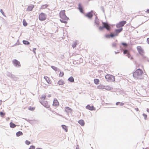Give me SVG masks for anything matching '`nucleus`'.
Returning <instances> with one entry per match:
<instances>
[{
	"mask_svg": "<svg viewBox=\"0 0 149 149\" xmlns=\"http://www.w3.org/2000/svg\"><path fill=\"white\" fill-rule=\"evenodd\" d=\"M105 78L108 81L113 82L115 80L114 77L110 74H107L105 76Z\"/></svg>",
	"mask_w": 149,
	"mask_h": 149,
	"instance_id": "4",
	"label": "nucleus"
},
{
	"mask_svg": "<svg viewBox=\"0 0 149 149\" xmlns=\"http://www.w3.org/2000/svg\"><path fill=\"white\" fill-rule=\"evenodd\" d=\"M147 111L149 113V109H147Z\"/></svg>",
	"mask_w": 149,
	"mask_h": 149,
	"instance_id": "49",
	"label": "nucleus"
},
{
	"mask_svg": "<svg viewBox=\"0 0 149 149\" xmlns=\"http://www.w3.org/2000/svg\"><path fill=\"white\" fill-rule=\"evenodd\" d=\"M65 111L68 113H71L72 112V110L69 107H66L65 108Z\"/></svg>",
	"mask_w": 149,
	"mask_h": 149,
	"instance_id": "9",
	"label": "nucleus"
},
{
	"mask_svg": "<svg viewBox=\"0 0 149 149\" xmlns=\"http://www.w3.org/2000/svg\"><path fill=\"white\" fill-rule=\"evenodd\" d=\"M48 97H51V95L50 94H49L48 95Z\"/></svg>",
	"mask_w": 149,
	"mask_h": 149,
	"instance_id": "51",
	"label": "nucleus"
},
{
	"mask_svg": "<svg viewBox=\"0 0 149 149\" xmlns=\"http://www.w3.org/2000/svg\"><path fill=\"white\" fill-rule=\"evenodd\" d=\"M64 84V81L62 79L59 80L58 82V84L59 85H63Z\"/></svg>",
	"mask_w": 149,
	"mask_h": 149,
	"instance_id": "15",
	"label": "nucleus"
},
{
	"mask_svg": "<svg viewBox=\"0 0 149 149\" xmlns=\"http://www.w3.org/2000/svg\"><path fill=\"white\" fill-rule=\"evenodd\" d=\"M1 12L3 14V10L2 9H1L0 10Z\"/></svg>",
	"mask_w": 149,
	"mask_h": 149,
	"instance_id": "47",
	"label": "nucleus"
},
{
	"mask_svg": "<svg viewBox=\"0 0 149 149\" xmlns=\"http://www.w3.org/2000/svg\"><path fill=\"white\" fill-rule=\"evenodd\" d=\"M110 37L113 38L114 36H117V34H116L115 33H114L113 34L111 33L110 34Z\"/></svg>",
	"mask_w": 149,
	"mask_h": 149,
	"instance_id": "29",
	"label": "nucleus"
},
{
	"mask_svg": "<svg viewBox=\"0 0 149 149\" xmlns=\"http://www.w3.org/2000/svg\"><path fill=\"white\" fill-rule=\"evenodd\" d=\"M122 28H121L120 29H116L115 31V33L116 34H117L118 36V33L121 32L122 31Z\"/></svg>",
	"mask_w": 149,
	"mask_h": 149,
	"instance_id": "17",
	"label": "nucleus"
},
{
	"mask_svg": "<svg viewBox=\"0 0 149 149\" xmlns=\"http://www.w3.org/2000/svg\"><path fill=\"white\" fill-rule=\"evenodd\" d=\"M54 67V68H53V69L55 70H56L57 68L56 67Z\"/></svg>",
	"mask_w": 149,
	"mask_h": 149,
	"instance_id": "45",
	"label": "nucleus"
},
{
	"mask_svg": "<svg viewBox=\"0 0 149 149\" xmlns=\"http://www.w3.org/2000/svg\"><path fill=\"white\" fill-rule=\"evenodd\" d=\"M2 104V101L1 100H0V105Z\"/></svg>",
	"mask_w": 149,
	"mask_h": 149,
	"instance_id": "48",
	"label": "nucleus"
},
{
	"mask_svg": "<svg viewBox=\"0 0 149 149\" xmlns=\"http://www.w3.org/2000/svg\"><path fill=\"white\" fill-rule=\"evenodd\" d=\"M13 64L17 67H20V62L17 60L14 59L13 61Z\"/></svg>",
	"mask_w": 149,
	"mask_h": 149,
	"instance_id": "11",
	"label": "nucleus"
},
{
	"mask_svg": "<svg viewBox=\"0 0 149 149\" xmlns=\"http://www.w3.org/2000/svg\"><path fill=\"white\" fill-rule=\"evenodd\" d=\"M147 42L149 44V38H147Z\"/></svg>",
	"mask_w": 149,
	"mask_h": 149,
	"instance_id": "42",
	"label": "nucleus"
},
{
	"mask_svg": "<svg viewBox=\"0 0 149 149\" xmlns=\"http://www.w3.org/2000/svg\"><path fill=\"white\" fill-rule=\"evenodd\" d=\"M5 115V113L2 112H0V115L2 116L3 117Z\"/></svg>",
	"mask_w": 149,
	"mask_h": 149,
	"instance_id": "35",
	"label": "nucleus"
},
{
	"mask_svg": "<svg viewBox=\"0 0 149 149\" xmlns=\"http://www.w3.org/2000/svg\"><path fill=\"white\" fill-rule=\"evenodd\" d=\"M143 74L142 70L140 69H137L133 73V77L136 79H142V75Z\"/></svg>",
	"mask_w": 149,
	"mask_h": 149,
	"instance_id": "2",
	"label": "nucleus"
},
{
	"mask_svg": "<svg viewBox=\"0 0 149 149\" xmlns=\"http://www.w3.org/2000/svg\"><path fill=\"white\" fill-rule=\"evenodd\" d=\"M79 9L80 11L82 13H83V10L82 7L80 5H79Z\"/></svg>",
	"mask_w": 149,
	"mask_h": 149,
	"instance_id": "24",
	"label": "nucleus"
},
{
	"mask_svg": "<svg viewBox=\"0 0 149 149\" xmlns=\"http://www.w3.org/2000/svg\"><path fill=\"white\" fill-rule=\"evenodd\" d=\"M122 45L125 47H126L127 46V44L125 43H122Z\"/></svg>",
	"mask_w": 149,
	"mask_h": 149,
	"instance_id": "39",
	"label": "nucleus"
},
{
	"mask_svg": "<svg viewBox=\"0 0 149 149\" xmlns=\"http://www.w3.org/2000/svg\"><path fill=\"white\" fill-rule=\"evenodd\" d=\"M143 116L144 117L145 119L146 120L147 117V115L146 114L143 113Z\"/></svg>",
	"mask_w": 149,
	"mask_h": 149,
	"instance_id": "38",
	"label": "nucleus"
},
{
	"mask_svg": "<svg viewBox=\"0 0 149 149\" xmlns=\"http://www.w3.org/2000/svg\"><path fill=\"white\" fill-rule=\"evenodd\" d=\"M136 48L139 54L141 55H143L144 52L141 47L138 46Z\"/></svg>",
	"mask_w": 149,
	"mask_h": 149,
	"instance_id": "8",
	"label": "nucleus"
},
{
	"mask_svg": "<svg viewBox=\"0 0 149 149\" xmlns=\"http://www.w3.org/2000/svg\"><path fill=\"white\" fill-rule=\"evenodd\" d=\"M23 43L25 45H28L30 43L29 42L26 40H23Z\"/></svg>",
	"mask_w": 149,
	"mask_h": 149,
	"instance_id": "31",
	"label": "nucleus"
},
{
	"mask_svg": "<svg viewBox=\"0 0 149 149\" xmlns=\"http://www.w3.org/2000/svg\"><path fill=\"white\" fill-rule=\"evenodd\" d=\"M146 12L147 13H149V9H148L146 11Z\"/></svg>",
	"mask_w": 149,
	"mask_h": 149,
	"instance_id": "44",
	"label": "nucleus"
},
{
	"mask_svg": "<svg viewBox=\"0 0 149 149\" xmlns=\"http://www.w3.org/2000/svg\"><path fill=\"white\" fill-rule=\"evenodd\" d=\"M38 18L39 20L40 21H45L47 18L46 15L45 13H41L39 15Z\"/></svg>",
	"mask_w": 149,
	"mask_h": 149,
	"instance_id": "5",
	"label": "nucleus"
},
{
	"mask_svg": "<svg viewBox=\"0 0 149 149\" xmlns=\"http://www.w3.org/2000/svg\"><path fill=\"white\" fill-rule=\"evenodd\" d=\"M95 23L97 24H99V22H95Z\"/></svg>",
	"mask_w": 149,
	"mask_h": 149,
	"instance_id": "50",
	"label": "nucleus"
},
{
	"mask_svg": "<svg viewBox=\"0 0 149 149\" xmlns=\"http://www.w3.org/2000/svg\"><path fill=\"white\" fill-rule=\"evenodd\" d=\"M46 97V96L45 95H43L41 96V97H40V98L41 100H44L45 99Z\"/></svg>",
	"mask_w": 149,
	"mask_h": 149,
	"instance_id": "33",
	"label": "nucleus"
},
{
	"mask_svg": "<svg viewBox=\"0 0 149 149\" xmlns=\"http://www.w3.org/2000/svg\"><path fill=\"white\" fill-rule=\"evenodd\" d=\"M102 24L104 28H105L108 30H110V26L107 23L102 22Z\"/></svg>",
	"mask_w": 149,
	"mask_h": 149,
	"instance_id": "13",
	"label": "nucleus"
},
{
	"mask_svg": "<svg viewBox=\"0 0 149 149\" xmlns=\"http://www.w3.org/2000/svg\"><path fill=\"white\" fill-rule=\"evenodd\" d=\"M25 143L27 145H29L31 143L28 140H26L25 141Z\"/></svg>",
	"mask_w": 149,
	"mask_h": 149,
	"instance_id": "37",
	"label": "nucleus"
},
{
	"mask_svg": "<svg viewBox=\"0 0 149 149\" xmlns=\"http://www.w3.org/2000/svg\"><path fill=\"white\" fill-rule=\"evenodd\" d=\"M23 25L24 26H26L27 25V23L26 22V20L25 19H24L23 21Z\"/></svg>",
	"mask_w": 149,
	"mask_h": 149,
	"instance_id": "27",
	"label": "nucleus"
},
{
	"mask_svg": "<svg viewBox=\"0 0 149 149\" xmlns=\"http://www.w3.org/2000/svg\"><path fill=\"white\" fill-rule=\"evenodd\" d=\"M36 149H42L41 148H37Z\"/></svg>",
	"mask_w": 149,
	"mask_h": 149,
	"instance_id": "52",
	"label": "nucleus"
},
{
	"mask_svg": "<svg viewBox=\"0 0 149 149\" xmlns=\"http://www.w3.org/2000/svg\"><path fill=\"white\" fill-rule=\"evenodd\" d=\"M85 16L87 17H88L90 19H91L93 16V11H92L90 12H89L86 14L85 15Z\"/></svg>",
	"mask_w": 149,
	"mask_h": 149,
	"instance_id": "7",
	"label": "nucleus"
},
{
	"mask_svg": "<svg viewBox=\"0 0 149 149\" xmlns=\"http://www.w3.org/2000/svg\"><path fill=\"white\" fill-rule=\"evenodd\" d=\"M94 83L96 84H99L100 81L98 79H95L94 80Z\"/></svg>",
	"mask_w": 149,
	"mask_h": 149,
	"instance_id": "21",
	"label": "nucleus"
},
{
	"mask_svg": "<svg viewBox=\"0 0 149 149\" xmlns=\"http://www.w3.org/2000/svg\"><path fill=\"white\" fill-rule=\"evenodd\" d=\"M126 23V22L125 21H121L117 24L116 26L117 28H119L123 26Z\"/></svg>",
	"mask_w": 149,
	"mask_h": 149,
	"instance_id": "6",
	"label": "nucleus"
},
{
	"mask_svg": "<svg viewBox=\"0 0 149 149\" xmlns=\"http://www.w3.org/2000/svg\"><path fill=\"white\" fill-rule=\"evenodd\" d=\"M53 106L55 107H57L59 105V103L58 100L56 99H55L54 100L53 103L52 104Z\"/></svg>",
	"mask_w": 149,
	"mask_h": 149,
	"instance_id": "10",
	"label": "nucleus"
},
{
	"mask_svg": "<svg viewBox=\"0 0 149 149\" xmlns=\"http://www.w3.org/2000/svg\"><path fill=\"white\" fill-rule=\"evenodd\" d=\"M86 108L87 109H88L91 111L95 110V108L93 106H91L90 105H88L86 106Z\"/></svg>",
	"mask_w": 149,
	"mask_h": 149,
	"instance_id": "14",
	"label": "nucleus"
},
{
	"mask_svg": "<svg viewBox=\"0 0 149 149\" xmlns=\"http://www.w3.org/2000/svg\"><path fill=\"white\" fill-rule=\"evenodd\" d=\"M127 52V50H125L123 51V53L124 54H126Z\"/></svg>",
	"mask_w": 149,
	"mask_h": 149,
	"instance_id": "40",
	"label": "nucleus"
},
{
	"mask_svg": "<svg viewBox=\"0 0 149 149\" xmlns=\"http://www.w3.org/2000/svg\"><path fill=\"white\" fill-rule=\"evenodd\" d=\"M41 103L43 106L46 108H49L50 107V105L47 101L42 102Z\"/></svg>",
	"mask_w": 149,
	"mask_h": 149,
	"instance_id": "12",
	"label": "nucleus"
},
{
	"mask_svg": "<svg viewBox=\"0 0 149 149\" xmlns=\"http://www.w3.org/2000/svg\"><path fill=\"white\" fill-rule=\"evenodd\" d=\"M60 17L61 18L60 21L62 23L65 24L67 23V21L69 18L67 17L65 14V10H62L60 11L59 13Z\"/></svg>",
	"mask_w": 149,
	"mask_h": 149,
	"instance_id": "1",
	"label": "nucleus"
},
{
	"mask_svg": "<svg viewBox=\"0 0 149 149\" xmlns=\"http://www.w3.org/2000/svg\"><path fill=\"white\" fill-rule=\"evenodd\" d=\"M78 123L80 124L81 126H83L84 125L85 123L84 120H79L78 121Z\"/></svg>",
	"mask_w": 149,
	"mask_h": 149,
	"instance_id": "18",
	"label": "nucleus"
},
{
	"mask_svg": "<svg viewBox=\"0 0 149 149\" xmlns=\"http://www.w3.org/2000/svg\"><path fill=\"white\" fill-rule=\"evenodd\" d=\"M10 127L11 128H14L16 126V125L12 122L10 123Z\"/></svg>",
	"mask_w": 149,
	"mask_h": 149,
	"instance_id": "25",
	"label": "nucleus"
},
{
	"mask_svg": "<svg viewBox=\"0 0 149 149\" xmlns=\"http://www.w3.org/2000/svg\"><path fill=\"white\" fill-rule=\"evenodd\" d=\"M124 104V103L122 102H118L116 103V105H120V106H123Z\"/></svg>",
	"mask_w": 149,
	"mask_h": 149,
	"instance_id": "28",
	"label": "nucleus"
},
{
	"mask_svg": "<svg viewBox=\"0 0 149 149\" xmlns=\"http://www.w3.org/2000/svg\"><path fill=\"white\" fill-rule=\"evenodd\" d=\"M48 6V5L46 4L42 5L40 8V9L43 10L46 8Z\"/></svg>",
	"mask_w": 149,
	"mask_h": 149,
	"instance_id": "16",
	"label": "nucleus"
},
{
	"mask_svg": "<svg viewBox=\"0 0 149 149\" xmlns=\"http://www.w3.org/2000/svg\"><path fill=\"white\" fill-rule=\"evenodd\" d=\"M104 28V26L102 27H99V29L100 30H102Z\"/></svg>",
	"mask_w": 149,
	"mask_h": 149,
	"instance_id": "43",
	"label": "nucleus"
},
{
	"mask_svg": "<svg viewBox=\"0 0 149 149\" xmlns=\"http://www.w3.org/2000/svg\"><path fill=\"white\" fill-rule=\"evenodd\" d=\"M135 109L136 111H139V109L138 108H135Z\"/></svg>",
	"mask_w": 149,
	"mask_h": 149,
	"instance_id": "46",
	"label": "nucleus"
},
{
	"mask_svg": "<svg viewBox=\"0 0 149 149\" xmlns=\"http://www.w3.org/2000/svg\"><path fill=\"white\" fill-rule=\"evenodd\" d=\"M77 45V43L75 42L73 43V44L72 45V47L73 48L76 47V45Z\"/></svg>",
	"mask_w": 149,
	"mask_h": 149,
	"instance_id": "34",
	"label": "nucleus"
},
{
	"mask_svg": "<svg viewBox=\"0 0 149 149\" xmlns=\"http://www.w3.org/2000/svg\"><path fill=\"white\" fill-rule=\"evenodd\" d=\"M34 7V6H29L27 8V10L28 11H31L32 10Z\"/></svg>",
	"mask_w": 149,
	"mask_h": 149,
	"instance_id": "22",
	"label": "nucleus"
},
{
	"mask_svg": "<svg viewBox=\"0 0 149 149\" xmlns=\"http://www.w3.org/2000/svg\"><path fill=\"white\" fill-rule=\"evenodd\" d=\"M23 135V133L22 132L19 131L16 133V135L17 136H19L20 135Z\"/></svg>",
	"mask_w": 149,
	"mask_h": 149,
	"instance_id": "26",
	"label": "nucleus"
},
{
	"mask_svg": "<svg viewBox=\"0 0 149 149\" xmlns=\"http://www.w3.org/2000/svg\"><path fill=\"white\" fill-rule=\"evenodd\" d=\"M35 147L34 146H30V148H29V149H35Z\"/></svg>",
	"mask_w": 149,
	"mask_h": 149,
	"instance_id": "36",
	"label": "nucleus"
},
{
	"mask_svg": "<svg viewBox=\"0 0 149 149\" xmlns=\"http://www.w3.org/2000/svg\"><path fill=\"white\" fill-rule=\"evenodd\" d=\"M64 72H60L59 74V77H62L64 75Z\"/></svg>",
	"mask_w": 149,
	"mask_h": 149,
	"instance_id": "32",
	"label": "nucleus"
},
{
	"mask_svg": "<svg viewBox=\"0 0 149 149\" xmlns=\"http://www.w3.org/2000/svg\"><path fill=\"white\" fill-rule=\"evenodd\" d=\"M35 107H29L28 108V109L31 111H33L35 110Z\"/></svg>",
	"mask_w": 149,
	"mask_h": 149,
	"instance_id": "30",
	"label": "nucleus"
},
{
	"mask_svg": "<svg viewBox=\"0 0 149 149\" xmlns=\"http://www.w3.org/2000/svg\"><path fill=\"white\" fill-rule=\"evenodd\" d=\"M62 128L65 130V132H67L68 131V129L67 127L64 125H61Z\"/></svg>",
	"mask_w": 149,
	"mask_h": 149,
	"instance_id": "20",
	"label": "nucleus"
},
{
	"mask_svg": "<svg viewBox=\"0 0 149 149\" xmlns=\"http://www.w3.org/2000/svg\"><path fill=\"white\" fill-rule=\"evenodd\" d=\"M106 37L107 38H109L110 37V35H105Z\"/></svg>",
	"mask_w": 149,
	"mask_h": 149,
	"instance_id": "41",
	"label": "nucleus"
},
{
	"mask_svg": "<svg viewBox=\"0 0 149 149\" xmlns=\"http://www.w3.org/2000/svg\"><path fill=\"white\" fill-rule=\"evenodd\" d=\"M68 80L71 82H73L74 81V79L72 76L70 77L68 79Z\"/></svg>",
	"mask_w": 149,
	"mask_h": 149,
	"instance_id": "23",
	"label": "nucleus"
},
{
	"mask_svg": "<svg viewBox=\"0 0 149 149\" xmlns=\"http://www.w3.org/2000/svg\"><path fill=\"white\" fill-rule=\"evenodd\" d=\"M97 88L100 89H103L105 88V86L100 84L97 86Z\"/></svg>",
	"mask_w": 149,
	"mask_h": 149,
	"instance_id": "19",
	"label": "nucleus"
},
{
	"mask_svg": "<svg viewBox=\"0 0 149 149\" xmlns=\"http://www.w3.org/2000/svg\"><path fill=\"white\" fill-rule=\"evenodd\" d=\"M44 80L42 82V85L45 88H46L51 84V81L49 78L47 76H44Z\"/></svg>",
	"mask_w": 149,
	"mask_h": 149,
	"instance_id": "3",
	"label": "nucleus"
}]
</instances>
